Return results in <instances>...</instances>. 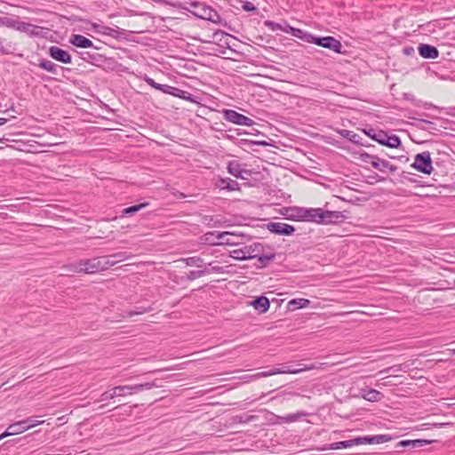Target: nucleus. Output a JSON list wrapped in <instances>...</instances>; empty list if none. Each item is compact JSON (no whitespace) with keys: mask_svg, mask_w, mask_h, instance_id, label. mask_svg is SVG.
<instances>
[{"mask_svg":"<svg viewBox=\"0 0 455 455\" xmlns=\"http://www.w3.org/2000/svg\"><path fill=\"white\" fill-rule=\"evenodd\" d=\"M427 443H429L428 441L421 440V439H417V440H403V441H400L396 444V448H399V447H408V446H411V448H420V447L425 446Z\"/></svg>","mask_w":455,"mask_h":455,"instance_id":"4be33fe9","label":"nucleus"},{"mask_svg":"<svg viewBox=\"0 0 455 455\" xmlns=\"http://www.w3.org/2000/svg\"><path fill=\"white\" fill-rule=\"evenodd\" d=\"M411 52H413V48H411V47L404 49V52L406 54H411Z\"/></svg>","mask_w":455,"mask_h":455,"instance_id":"864d4df0","label":"nucleus"},{"mask_svg":"<svg viewBox=\"0 0 455 455\" xmlns=\"http://www.w3.org/2000/svg\"><path fill=\"white\" fill-rule=\"evenodd\" d=\"M6 121H7V119H6V118H0V125H2V124H5V123H6Z\"/></svg>","mask_w":455,"mask_h":455,"instance_id":"5fc2aeb1","label":"nucleus"},{"mask_svg":"<svg viewBox=\"0 0 455 455\" xmlns=\"http://www.w3.org/2000/svg\"><path fill=\"white\" fill-rule=\"evenodd\" d=\"M180 261L185 262L188 266H196L197 267H201L204 265V259L197 256L180 259Z\"/></svg>","mask_w":455,"mask_h":455,"instance_id":"c756f323","label":"nucleus"},{"mask_svg":"<svg viewBox=\"0 0 455 455\" xmlns=\"http://www.w3.org/2000/svg\"><path fill=\"white\" fill-rule=\"evenodd\" d=\"M362 444H379L389 442L392 437L389 435H376L372 436H359Z\"/></svg>","mask_w":455,"mask_h":455,"instance_id":"4468645a","label":"nucleus"},{"mask_svg":"<svg viewBox=\"0 0 455 455\" xmlns=\"http://www.w3.org/2000/svg\"><path fill=\"white\" fill-rule=\"evenodd\" d=\"M224 118L226 121L238 125L251 126L254 121L246 116H243L233 109H225L223 111Z\"/></svg>","mask_w":455,"mask_h":455,"instance_id":"39448f33","label":"nucleus"},{"mask_svg":"<svg viewBox=\"0 0 455 455\" xmlns=\"http://www.w3.org/2000/svg\"><path fill=\"white\" fill-rule=\"evenodd\" d=\"M218 187L220 189H227L228 191H235L240 189L238 182L230 178H221L218 181Z\"/></svg>","mask_w":455,"mask_h":455,"instance_id":"aec40b11","label":"nucleus"},{"mask_svg":"<svg viewBox=\"0 0 455 455\" xmlns=\"http://www.w3.org/2000/svg\"><path fill=\"white\" fill-rule=\"evenodd\" d=\"M242 8L246 12H252L256 10V6L249 1L244 2L242 5Z\"/></svg>","mask_w":455,"mask_h":455,"instance_id":"37998d69","label":"nucleus"},{"mask_svg":"<svg viewBox=\"0 0 455 455\" xmlns=\"http://www.w3.org/2000/svg\"><path fill=\"white\" fill-rule=\"evenodd\" d=\"M172 86L168 85V84H162L159 91H161L166 94H170L171 91H172Z\"/></svg>","mask_w":455,"mask_h":455,"instance_id":"49530a36","label":"nucleus"},{"mask_svg":"<svg viewBox=\"0 0 455 455\" xmlns=\"http://www.w3.org/2000/svg\"><path fill=\"white\" fill-rule=\"evenodd\" d=\"M175 97H178V98H180V99L191 101V102L195 101L191 93H189L188 92L183 91L181 89L179 90V92H177Z\"/></svg>","mask_w":455,"mask_h":455,"instance_id":"e433bc0d","label":"nucleus"},{"mask_svg":"<svg viewBox=\"0 0 455 455\" xmlns=\"http://www.w3.org/2000/svg\"><path fill=\"white\" fill-rule=\"evenodd\" d=\"M109 257H110V260H112V262H115V265H116L119 262H122V261L131 259L132 256L125 251H120V252L114 253V254L110 255Z\"/></svg>","mask_w":455,"mask_h":455,"instance_id":"7c9ffc66","label":"nucleus"},{"mask_svg":"<svg viewBox=\"0 0 455 455\" xmlns=\"http://www.w3.org/2000/svg\"><path fill=\"white\" fill-rule=\"evenodd\" d=\"M263 251L264 246L260 243H253L243 246V251L247 259L258 257Z\"/></svg>","mask_w":455,"mask_h":455,"instance_id":"f3484780","label":"nucleus"},{"mask_svg":"<svg viewBox=\"0 0 455 455\" xmlns=\"http://www.w3.org/2000/svg\"><path fill=\"white\" fill-rule=\"evenodd\" d=\"M272 375L281 374L280 367H274L271 369Z\"/></svg>","mask_w":455,"mask_h":455,"instance_id":"8fccbe9b","label":"nucleus"},{"mask_svg":"<svg viewBox=\"0 0 455 455\" xmlns=\"http://www.w3.org/2000/svg\"><path fill=\"white\" fill-rule=\"evenodd\" d=\"M69 43L72 45H74L76 47H79V48H91V47L94 48L92 41H91L84 36L78 35V34L72 35L69 39ZM95 49H98V48L95 47Z\"/></svg>","mask_w":455,"mask_h":455,"instance_id":"2eb2a0df","label":"nucleus"},{"mask_svg":"<svg viewBox=\"0 0 455 455\" xmlns=\"http://www.w3.org/2000/svg\"><path fill=\"white\" fill-rule=\"evenodd\" d=\"M267 229L274 234L290 235L295 228L287 223L283 222H269L267 224Z\"/></svg>","mask_w":455,"mask_h":455,"instance_id":"9b49d317","label":"nucleus"},{"mask_svg":"<svg viewBox=\"0 0 455 455\" xmlns=\"http://www.w3.org/2000/svg\"><path fill=\"white\" fill-rule=\"evenodd\" d=\"M3 140H4V139H0V142H2Z\"/></svg>","mask_w":455,"mask_h":455,"instance_id":"bf43d9fd","label":"nucleus"},{"mask_svg":"<svg viewBox=\"0 0 455 455\" xmlns=\"http://www.w3.org/2000/svg\"><path fill=\"white\" fill-rule=\"evenodd\" d=\"M346 218L341 212L324 211L321 208H307L305 221L328 225L341 222Z\"/></svg>","mask_w":455,"mask_h":455,"instance_id":"f03ea898","label":"nucleus"},{"mask_svg":"<svg viewBox=\"0 0 455 455\" xmlns=\"http://www.w3.org/2000/svg\"><path fill=\"white\" fill-rule=\"evenodd\" d=\"M146 83L150 85L151 87L156 89V90H160V87H161V84H158L156 82H155V80L153 78H150V77H147L145 79Z\"/></svg>","mask_w":455,"mask_h":455,"instance_id":"c03bdc74","label":"nucleus"},{"mask_svg":"<svg viewBox=\"0 0 455 455\" xmlns=\"http://www.w3.org/2000/svg\"><path fill=\"white\" fill-rule=\"evenodd\" d=\"M38 67L52 74H57L58 68H60L54 62L46 59L41 60L38 63Z\"/></svg>","mask_w":455,"mask_h":455,"instance_id":"a878e982","label":"nucleus"},{"mask_svg":"<svg viewBox=\"0 0 455 455\" xmlns=\"http://www.w3.org/2000/svg\"><path fill=\"white\" fill-rule=\"evenodd\" d=\"M204 274H205V272L204 270H193V271H190L189 274L188 275V279L195 280V279L202 277Z\"/></svg>","mask_w":455,"mask_h":455,"instance_id":"ea45409f","label":"nucleus"},{"mask_svg":"<svg viewBox=\"0 0 455 455\" xmlns=\"http://www.w3.org/2000/svg\"><path fill=\"white\" fill-rule=\"evenodd\" d=\"M148 204H149L148 202H145V203H141V204H139L136 205H132V206L124 208L123 210V214H126V215L127 214H134V213L138 212L139 211L147 207Z\"/></svg>","mask_w":455,"mask_h":455,"instance_id":"2f4dec72","label":"nucleus"},{"mask_svg":"<svg viewBox=\"0 0 455 455\" xmlns=\"http://www.w3.org/2000/svg\"><path fill=\"white\" fill-rule=\"evenodd\" d=\"M256 258L258 259V261L260 263L261 267H266L271 260L275 259V254L272 253L269 255H265L262 252Z\"/></svg>","mask_w":455,"mask_h":455,"instance_id":"f704fd0d","label":"nucleus"},{"mask_svg":"<svg viewBox=\"0 0 455 455\" xmlns=\"http://www.w3.org/2000/svg\"><path fill=\"white\" fill-rule=\"evenodd\" d=\"M20 23V20H19L17 19H13L12 17L4 16V17L0 18L1 25L4 26L6 28H9L15 29V30L19 29Z\"/></svg>","mask_w":455,"mask_h":455,"instance_id":"393cba45","label":"nucleus"},{"mask_svg":"<svg viewBox=\"0 0 455 455\" xmlns=\"http://www.w3.org/2000/svg\"><path fill=\"white\" fill-rule=\"evenodd\" d=\"M155 387H156V385L154 382H147L136 385L116 386L114 387L112 389L102 393L100 396V399L97 400L96 402H104L117 396H125L127 395L139 393L143 390H148Z\"/></svg>","mask_w":455,"mask_h":455,"instance_id":"7ed1b4c3","label":"nucleus"},{"mask_svg":"<svg viewBox=\"0 0 455 455\" xmlns=\"http://www.w3.org/2000/svg\"><path fill=\"white\" fill-rule=\"evenodd\" d=\"M116 32L115 29L110 28H106V31L104 32L107 35L113 36V33Z\"/></svg>","mask_w":455,"mask_h":455,"instance_id":"603ef678","label":"nucleus"},{"mask_svg":"<svg viewBox=\"0 0 455 455\" xmlns=\"http://www.w3.org/2000/svg\"><path fill=\"white\" fill-rule=\"evenodd\" d=\"M230 256L235 259L244 260L247 259L243 251V247L234 250L230 252Z\"/></svg>","mask_w":455,"mask_h":455,"instance_id":"c9c22d12","label":"nucleus"},{"mask_svg":"<svg viewBox=\"0 0 455 455\" xmlns=\"http://www.w3.org/2000/svg\"><path fill=\"white\" fill-rule=\"evenodd\" d=\"M269 376H272L271 370L267 371L258 372V373L254 374L253 376H251V379H258L259 378H265V377H269Z\"/></svg>","mask_w":455,"mask_h":455,"instance_id":"a19ab883","label":"nucleus"},{"mask_svg":"<svg viewBox=\"0 0 455 455\" xmlns=\"http://www.w3.org/2000/svg\"><path fill=\"white\" fill-rule=\"evenodd\" d=\"M219 233L220 232H207L202 237L201 241L204 243H207L210 245H219Z\"/></svg>","mask_w":455,"mask_h":455,"instance_id":"b1692460","label":"nucleus"},{"mask_svg":"<svg viewBox=\"0 0 455 455\" xmlns=\"http://www.w3.org/2000/svg\"><path fill=\"white\" fill-rule=\"evenodd\" d=\"M411 167L422 173L430 174L434 170L430 153L424 151L417 154L414 157L413 164H411Z\"/></svg>","mask_w":455,"mask_h":455,"instance_id":"20e7f679","label":"nucleus"},{"mask_svg":"<svg viewBox=\"0 0 455 455\" xmlns=\"http://www.w3.org/2000/svg\"><path fill=\"white\" fill-rule=\"evenodd\" d=\"M175 97H178V98H180V99L191 101V102L195 101L191 93H189L188 92L183 91L181 89L179 90V92H177Z\"/></svg>","mask_w":455,"mask_h":455,"instance_id":"4c0bfd02","label":"nucleus"},{"mask_svg":"<svg viewBox=\"0 0 455 455\" xmlns=\"http://www.w3.org/2000/svg\"><path fill=\"white\" fill-rule=\"evenodd\" d=\"M254 418H255V416H245V417L236 416L237 421L240 423H248V422L251 421Z\"/></svg>","mask_w":455,"mask_h":455,"instance_id":"a18cd8bd","label":"nucleus"},{"mask_svg":"<svg viewBox=\"0 0 455 455\" xmlns=\"http://www.w3.org/2000/svg\"><path fill=\"white\" fill-rule=\"evenodd\" d=\"M372 132H373V135H371V138L373 139L374 140L378 141L381 145H385L387 133L382 131H377V130H372Z\"/></svg>","mask_w":455,"mask_h":455,"instance_id":"72a5a7b5","label":"nucleus"},{"mask_svg":"<svg viewBox=\"0 0 455 455\" xmlns=\"http://www.w3.org/2000/svg\"><path fill=\"white\" fill-rule=\"evenodd\" d=\"M27 422L28 421L20 420V421L13 423V424H11L7 427L6 431L2 434V437H7L10 435H19V434H21V433L28 430L29 426H27Z\"/></svg>","mask_w":455,"mask_h":455,"instance_id":"ddd939ff","label":"nucleus"},{"mask_svg":"<svg viewBox=\"0 0 455 455\" xmlns=\"http://www.w3.org/2000/svg\"><path fill=\"white\" fill-rule=\"evenodd\" d=\"M299 365L301 367L291 368V366H289L287 364H281L279 366L281 374H298V373H300L305 371H312V370L319 369L321 366V363H309V364L299 363Z\"/></svg>","mask_w":455,"mask_h":455,"instance_id":"1a4fd4ad","label":"nucleus"},{"mask_svg":"<svg viewBox=\"0 0 455 455\" xmlns=\"http://www.w3.org/2000/svg\"><path fill=\"white\" fill-rule=\"evenodd\" d=\"M290 219L293 220L305 221L307 208L295 207L291 210Z\"/></svg>","mask_w":455,"mask_h":455,"instance_id":"bb28decb","label":"nucleus"},{"mask_svg":"<svg viewBox=\"0 0 455 455\" xmlns=\"http://www.w3.org/2000/svg\"><path fill=\"white\" fill-rule=\"evenodd\" d=\"M310 42L314 43L316 45L332 50L337 53L341 52V43L332 36L312 37V40Z\"/></svg>","mask_w":455,"mask_h":455,"instance_id":"423d86ee","label":"nucleus"},{"mask_svg":"<svg viewBox=\"0 0 455 455\" xmlns=\"http://www.w3.org/2000/svg\"><path fill=\"white\" fill-rule=\"evenodd\" d=\"M310 300L307 299L299 298L293 299L288 302V308L291 310L307 307L309 306Z\"/></svg>","mask_w":455,"mask_h":455,"instance_id":"5701e85b","label":"nucleus"},{"mask_svg":"<svg viewBox=\"0 0 455 455\" xmlns=\"http://www.w3.org/2000/svg\"><path fill=\"white\" fill-rule=\"evenodd\" d=\"M4 437H2V435H0V440L4 439Z\"/></svg>","mask_w":455,"mask_h":455,"instance_id":"13d9d810","label":"nucleus"},{"mask_svg":"<svg viewBox=\"0 0 455 455\" xmlns=\"http://www.w3.org/2000/svg\"><path fill=\"white\" fill-rule=\"evenodd\" d=\"M51 58L53 60L64 63L70 64L72 62L71 55L65 50L58 46H51L48 52Z\"/></svg>","mask_w":455,"mask_h":455,"instance_id":"9d476101","label":"nucleus"},{"mask_svg":"<svg viewBox=\"0 0 455 455\" xmlns=\"http://www.w3.org/2000/svg\"><path fill=\"white\" fill-rule=\"evenodd\" d=\"M228 172L235 178L245 180V175H250V171L246 170L239 161L231 160L228 162L227 166Z\"/></svg>","mask_w":455,"mask_h":455,"instance_id":"6e6552de","label":"nucleus"},{"mask_svg":"<svg viewBox=\"0 0 455 455\" xmlns=\"http://www.w3.org/2000/svg\"><path fill=\"white\" fill-rule=\"evenodd\" d=\"M373 129H371L367 133V135H369L371 137V135H373V132H372Z\"/></svg>","mask_w":455,"mask_h":455,"instance_id":"6e6d98bb","label":"nucleus"},{"mask_svg":"<svg viewBox=\"0 0 455 455\" xmlns=\"http://www.w3.org/2000/svg\"><path fill=\"white\" fill-rule=\"evenodd\" d=\"M42 28L38 26L20 21L18 31L24 32L29 36H38Z\"/></svg>","mask_w":455,"mask_h":455,"instance_id":"6ab92c4d","label":"nucleus"},{"mask_svg":"<svg viewBox=\"0 0 455 455\" xmlns=\"http://www.w3.org/2000/svg\"><path fill=\"white\" fill-rule=\"evenodd\" d=\"M400 143H401L400 139L397 136H395V135L388 136L387 134V138L385 140V146H387L392 148H395L400 145Z\"/></svg>","mask_w":455,"mask_h":455,"instance_id":"473e14b6","label":"nucleus"},{"mask_svg":"<svg viewBox=\"0 0 455 455\" xmlns=\"http://www.w3.org/2000/svg\"><path fill=\"white\" fill-rule=\"evenodd\" d=\"M365 162L371 164V166L380 172H384L385 169H388L390 172H395L397 167L387 160L381 159L374 155H366Z\"/></svg>","mask_w":455,"mask_h":455,"instance_id":"0eeeda50","label":"nucleus"},{"mask_svg":"<svg viewBox=\"0 0 455 455\" xmlns=\"http://www.w3.org/2000/svg\"><path fill=\"white\" fill-rule=\"evenodd\" d=\"M339 133L343 137V138H346L348 140H350L351 142L353 143H355V144H359L360 141H359V135L355 133L354 132L352 131H348V130H339Z\"/></svg>","mask_w":455,"mask_h":455,"instance_id":"cd10ccee","label":"nucleus"},{"mask_svg":"<svg viewBox=\"0 0 455 455\" xmlns=\"http://www.w3.org/2000/svg\"><path fill=\"white\" fill-rule=\"evenodd\" d=\"M251 305L260 313H266L269 309V300L265 296H260L251 302Z\"/></svg>","mask_w":455,"mask_h":455,"instance_id":"412c9836","label":"nucleus"},{"mask_svg":"<svg viewBox=\"0 0 455 455\" xmlns=\"http://www.w3.org/2000/svg\"><path fill=\"white\" fill-rule=\"evenodd\" d=\"M266 25L273 30H275L277 28H280V25L275 23L274 21H266Z\"/></svg>","mask_w":455,"mask_h":455,"instance_id":"de8ad7c7","label":"nucleus"},{"mask_svg":"<svg viewBox=\"0 0 455 455\" xmlns=\"http://www.w3.org/2000/svg\"><path fill=\"white\" fill-rule=\"evenodd\" d=\"M86 56H82V59L86 61H90V60H93V56L91 55L89 52L85 53Z\"/></svg>","mask_w":455,"mask_h":455,"instance_id":"09e8293b","label":"nucleus"},{"mask_svg":"<svg viewBox=\"0 0 455 455\" xmlns=\"http://www.w3.org/2000/svg\"><path fill=\"white\" fill-rule=\"evenodd\" d=\"M23 421H28L27 426H29V429L44 423V421L35 420L32 418H28V419H24Z\"/></svg>","mask_w":455,"mask_h":455,"instance_id":"79ce46f5","label":"nucleus"},{"mask_svg":"<svg viewBox=\"0 0 455 455\" xmlns=\"http://www.w3.org/2000/svg\"><path fill=\"white\" fill-rule=\"evenodd\" d=\"M137 314H138L137 312H132V311L128 313V315H129L130 316H132V315H137Z\"/></svg>","mask_w":455,"mask_h":455,"instance_id":"4d7b16f0","label":"nucleus"},{"mask_svg":"<svg viewBox=\"0 0 455 455\" xmlns=\"http://www.w3.org/2000/svg\"><path fill=\"white\" fill-rule=\"evenodd\" d=\"M363 397L370 402H377L379 401L382 397V395L380 392L375 390V389H369L366 391L365 394L363 395Z\"/></svg>","mask_w":455,"mask_h":455,"instance_id":"c85d7f7f","label":"nucleus"},{"mask_svg":"<svg viewBox=\"0 0 455 455\" xmlns=\"http://www.w3.org/2000/svg\"><path fill=\"white\" fill-rule=\"evenodd\" d=\"M179 90H180V88L172 86L170 95H172V96L175 97L177 92H179Z\"/></svg>","mask_w":455,"mask_h":455,"instance_id":"3c124183","label":"nucleus"},{"mask_svg":"<svg viewBox=\"0 0 455 455\" xmlns=\"http://www.w3.org/2000/svg\"><path fill=\"white\" fill-rule=\"evenodd\" d=\"M299 414H289L284 417H279V419L282 420V422L291 423L295 422L299 419Z\"/></svg>","mask_w":455,"mask_h":455,"instance_id":"58836bf2","label":"nucleus"},{"mask_svg":"<svg viewBox=\"0 0 455 455\" xmlns=\"http://www.w3.org/2000/svg\"><path fill=\"white\" fill-rule=\"evenodd\" d=\"M219 245L228 244V245H238L241 243V240L243 239L242 235H237L230 232H220L219 233Z\"/></svg>","mask_w":455,"mask_h":455,"instance_id":"f8f14e48","label":"nucleus"},{"mask_svg":"<svg viewBox=\"0 0 455 455\" xmlns=\"http://www.w3.org/2000/svg\"><path fill=\"white\" fill-rule=\"evenodd\" d=\"M418 51L419 55L425 59H436L439 55L437 48L430 44H420Z\"/></svg>","mask_w":455,"mask_h":455,"instance_id":"dca6fc26","label":"nucleus"},{"mask_svg":"<svg viewBox=\"0 0 455 455\" xmlns=\"http://www.w3.org/2000/svg\"><path fill=\"white\" fill-rule=\"evenodd\" d=\"M115 266V262L110 260V257H95L88 259H81L78 262L68 264L65 267L67 270L72 273L95 274L108 269Z\"/></svg>","mask_w":455,"mask_h":455,"instance_id":"f257e3e1","label":"nucleus"},{"mask_svg":"<svg viewBox=\"0 0 455 455\" xmlns=\"http://www.w3.org/2000/svg\"><path fill=\"white\" fill-rule=\"evenodd\" d=\"M360 437H356L354 439L340 441L331 443L328 447L329 450H339V449H347L350 448L354 445H361ZM323 451L327 450V448H323Z\"/></svg>","mask_w":455,"mask_h":455,"instance_id":"a211bd4d","label":"nucleus"}]
</instances>
